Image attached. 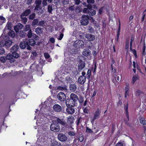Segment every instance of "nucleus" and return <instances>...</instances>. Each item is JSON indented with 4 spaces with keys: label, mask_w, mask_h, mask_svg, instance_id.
Returning <instances> with one entry per match:
<instances>
[{
    "label": "nucleus",
    "mask_w": 146,
    "mask_h": 146,
    "mask_svg": "<svg viewBox=\"0 0 146 146\" xmlns=\"http://www.w3.org/2000/svg\"><path fill=\"white\" fill-rule=\"evenodd\" d=\"M12 42L10 40H3L0 42V54H2L5 52V50L2 48L3 46H5V47L7 49L12 44Z\"/></svg>",
    "instance_id": "f257e3e1"
},
{
    "label": "nucleus",
    "mask_w": 146,
    "mask_h": 146,
    "mask_svg": "<svg viewBox=\"0 0 146 146\" xmlns=\"http://www.w3.org/2000/svg\"><path fill=\"white\" fill-rule=\"evenodd\" d=\"M78 100V96L74 93H71L70 94V99H67L66 101L67 105L70 104L73 105H75L77 104V102Z\"/></svg>",
    "instance_id": "f03ea898"
},
{
    "label": "nucleus",
    "mask_w": 146,
    "mask_h": 146,
    "mask_svg": "<svg viewBox=\"0 0 146 146\" xmlns=\"http://www.w3.org/2000/svg\"><path fill=\"white\" fill-rule=\"evenodd\" d=\"M87 8H85L83 9V12L84 13H87L90 15L92 16L96 14V11L92 9V6L91 5H87Z\"/></svg>",
    "instance_id": "7ed1b4c3"
},
{
    "label": "nucleus",
    "mask_w": 146,
    "mask_h": 146,
    "mask_svg": "<svg viewBox=\"0 0 146 146\" xmlns=\"http://www.w3.org/2000/svg\"><path fill=\"white\" fill-rule=\"evenodd\" d=\"M90 18L93 19L92 17H90L88 15H83L80 22L81 25H88L89 23V20Z\"/></svg>",
    "instance_id": "20e7f679"
},
{
    "label": "nucleus",
    "mask_w": 146,
    "mask_h": 146,
    "mask_svg": "<svg viewBox=\"0 0 146 146\" xmlns=\"http://www.w3.org/2000/svg\"><path fill=\"white\" fill-rule=\"evenodd\" d=\"M66 106H67V108L66 109V112L69 114H72L74 113L75 112V109L74 108V106L75 105H72L70 104L68 105H67L66 102H65Z\"/></svg>",
    "instance_id": "39448f33"
},
{
    "label": "nucleus",
    "mask_w": 146,
    "mask_h": 146,
    "mask_svg": "<svg viewBox=\"0 0 146 146\" xmlns=\"http://www.w3.org/2000/svg\"><path fill=\"white\" fill-rule=\"evenodd\" d=\"M19 46L22 49H25L27 47V49L29 50H31L32 48L29 45L27 40L23 41L20 44Z\"/></svg>",
    "instance_id": "423d86ee"
},
{
    "label": "nucleus",
    "mask_w": 146,
    "mask_h": 146,
    "mask_svg": "<svg viewBox=\"0 0 146 146\" xmlns=\"http://www.w3.org/2000/svg\"><path fill=\"white\" fill-rule=\"evenodd\" d=\"M50 129L52 131L57 132L60 130V127L59 124L54 122L51 125Z\"/></svg>",
    "instance_id": "0eeeda50"
},
{
    "label": "nucleus",
    "mask_w": 146,
    "mask_h": 146,
    "mask_svg": "<svg viewBox=\"0 0 146 146\" xmlns=\"http://www.w3.org/2000/svg\"><path fill=\"white\" fill-rule=\"evenodd\" d=\"M30 7H31V8H32V9H33V6H29L28 7V9L25 10L20 15V17H26L28 16L31 13V9H29V8Z\"/></svg>",
    "instance_id": "6e6552de"
},
{
    "label": "nucleus",
    "mask_w": 146,
    "mask_h": 146,
    "mask_svg": "<svg viewBox=\"0 0 146 146\" xmlns=\"http://www.w3.org/2000/svg\"><path fill=\"white\" fill-rule=\"evenodd\" d=\"M84 44V42L82 40H76L74 43V46L76 48H78L83 47Z\"/></svg>",
    "instance_id": "1a4fd4ad"
},
{
    "label": "nucleus",
    "mask_w": 146,
    "mask_h": 146,
    "mask_svg": "<svg viewBox=\"0 0 146 146\" xmlns=\"http://www.w3.org/2000/svg\"><path fill=\"white\" fill-rule=\"evenodd\" d=\"M58 139L60 141L62 142L66 141L67 139L66 136L64 134L60 133L58 135Z\"/></svg>",
    "instance_id": "9d476101"
},
{
    "label": "nucleus",
    "mask_w": 146,
    "mask_h": 146,
    "mask_svg": "<svg viewBox=\"0 0 146 146\" xmlns=\"http://www.w3.org/2000/svg\"><path fill=\"white\" fill-rule=\"evenodd\" d=\"M54 122H56V123L59 125L60 124L61 125L64 126H65L66 125V123L63 119H60L57 117H56Z\"/></svg>",
    "instance_id": "9b49d317"
},
{
    "label": "nucleus",
    "mask_w": 146,
    "mask_h": 146,
    "mask_svg": "<svg viewBox=\"0 0 146 146\" xmlns=\"http://www.w3.org/2000/svg\"><path fill=\"white\" fill-rule=\"evenodd\" d=\"M124 109L125 110V113L127 119H124V121L125 123L127 124L129 120V117L128 113V104L127 103L125 107L124 108Z\"/></svg>",
    "instance_id": "f8f14e48"
},
{
    "label": "nucleus",
    "mask_w": 146,
    "mask_h": 146,
    "mask_svg": "<svg viewBox=\"0 0 146 146\" xmlns=\"http://www.w3.org/2000/svg\"><path fill=\"white\" fill-rule=\"evenodd\" d=\"M101 112V109L99 108H97V109L96 110L94 113V115L93 117V121L98 119L100 117Z\"/></svg>",
    "instance_id": "ddd939ff"
},
{
    "label": "nucleus",
    "mask_w": 146,
    "mask_h": 146,
    "mask_svg": "<svg viewBox=\"0 0 146 146\" xmlns=\"http://www.w3.org/2000/svg\"><path fill=\"white\" fill-rule=\"evenodd\" d=\"M42 1L41 0H36L35 3L36 6L34 8V10L35 11H38L40 9V10L42 9V7H40Z\"/></svg>",
    "instance_id": "4468645a"
},
{
    "label": "nucleus",
    "mask_w": 146,
    "mask_h": 146,
    "mask_svg": "<svg viewBox=\"0 0 146 146\" xmlns=\"http://www.w3.org/2000/svg\"><path fill=\"white\" fill-rule=\"evenodd\" d=\"M58 99L61 101H63L66 99V96L63 92H60L57 95Z\"/></svg>",
    "instance_id": "2eb2a0df"
},
{
    "label": "nucleus",
    "mask_w": 146,
    "mask_h": 146,
    "mask_svg": "<svg viewBox=\"0 0 146 146\" xmlns=\"http://www.w3.org/2000/svg\"><path fill=\"white\" fill-rule=\"evenodd\" d=\"M23 24L20 23H19L14 27V30L16 33L18 32L20 30H21L23 28Z\"/></svg>",
    "instance_id": "dca6fc26"
},
{
    "label": "nucleus",
    "mask_w": 146,
    "mask_h": 146,
    "mask_svg": "<svg viewBox=\"0 0 146 146\" xmlns=\"http://www.w3.org/2000/svg\"><path fill=\"white\" fill-rule=\"evenodd\" d=\"M85 37L88 41H93L95 38L94 36L91 34H86Z\"/></svg>",
    "instance_id": "f3484780"
},
{
    "label": "nucleus",
    "mask_w": 146,
    "mask_h": 146,
    "mask_svg": "<svg viewBox=\"0 0 146 146\" xmlns=\"http://www.w3.org/2000/svg\"><path fill=\"white\" fill-rule=\"evenodd\" d=\"M74 117L72 115H70L68 117L67 122L68 125H72L74 123Z\"/></svg>",
    "instance_id": "a211bd4d"
},
{
    "label": "nucleus",
    "mask_w": 146,
    "mask_h": 146,
    "mask_svg": "<svg viewBox=\"0 0 146 146\" xmlns=\"http://www.w3.org/2000/svg\"><path fill=\"white\" fill-rule=\"evenodd\" d=\"M53 110L55 111L60 112L62 110L61 107L58 104H55L53 106Z\"/></svg>",
    "instance_id": "6ab92c4d"
},
{
    "label": "nucleus",
    "mask_w": 146,
    "mask_h": 146,
    "mask_svg": "<svg viewBox=\"0 0 146 146\" xmlns=\"http://www.w3.org/2000/svg\"><path fill=\"white\" fill-rule=\"evenodd\" d=\"M86 77L80 76L78 80V82L81 84H84L86 82Z\"/></svg>",
    "instance_id": "aec40b11"
},
{
    "label": "nucleus",
    "mask_w": 146,
    "mask_h": 146,
    "mask_svg": "<svg viewBox=\"0 0 146 146\" xmlns=\"http://www.w3.org/2000/svg\"><path fill=\"white\" fill-rule=\"evenodd\" d=\"M5 57L7 60L9 61L11 63L15 61L12 57L11 54L9 53Z\"/></svg>",
    "instance_id": "412c9836"
},
{
    "label": "nucleus",
    "mask_w": 146,
    "mask_h": 146,
    "mask_svg": "<svg viewBox=\"0 0 146 146\" xmlns=\"http://www.w3.org/2000/svg\"><path fill=\"white\" fill-rule=\"evenodd\" d=\"M119 25L118 28L117 30V37L116 38L117 40L118 41L119 39V36L120 35V31L121 29V23L119 19H118Z\"/></svg>",
    "instance_id": "4be33fe9"
},
{
    "label": "nucleus",
    "mask_w": 146,
    "mask_h": 146,
    "mask_svg": "<svg viewBox=\"0 0 146 146\" xmlns=\"http://www.w3.org/2000/svg\"><path fill=\"white\" fill-rule=\"evenodd\" d=\"M27 43L29 45L31 46H34L36 45V42L35 40L33 39H30L27 40Z\"/></svg>",
    "instance_id": "5701e85b"
},
{
    "label": "nucleus",
    "mask_w": 146,
    "mask_h": 146,
    "mask_svg": "<svg viewBox=\"0 0 146 146\" xmlns=\"http://www.w3.org/2000/svg\"><path fill=\"white\" fill-rule=\"evenodd\" d=\"M19 48V46L18 45L15 44L11 48V52H17Z\"/></svg>",
    "instance_id": "b1692460"
},
{
    "label": "nucleus",
    "mask_w": 146,
    "mask_h": 146,
    "mask_svg": "<svg viewBox=\"0 0 146 146\" xmlns=\"http://www.w3.org/2000/svg\"><path fill=\"white\" fill-rule=\"evenodd\" d=\"M83 54L85 56H89L90 54V50L87 48L84 49Z\"/></svg>",
    "instance_id": "393cba45"
},
{
    "label": "nucleus",
    "mask_w": 146,
    "mask_h": 146,
    "mask_svg": "<svg viewBox=\"0 0 146 146\" xmlns=\"http://www.w3.org/2000/svg\"><path fill=\"white\" fill-rule=\"evenodd\" d=\"M70 90L72 92L75 91L77 89V86L75 84H71L69 87Z\"/></svg>",
    "instance_id": "a878e982"
},
{
    "label": "nucleus",
    "mask_w": 146,
    "mask_h": 146,
    "mask_svg": "<svg viewBox=\"0 0 146 146\" xmlns=\"http://www.w3.org/2000/svg\"><path fill=\"white\" fill-rule=\"evenodd\" d=\"M93 68H92L91 69V70L90 69H88L87 71V74H86V77L87 78L89 79L88 81V83H89L90 81V80L89 79H90V76H91V70H93Z\"/></svg>",
    "instance_id": "bb28decb"
},
{
    "label": "nucleus",
    "mask_w": 146,
    "mask_h": 146,
    "mask_svg": "<svg viewBox=\"0 0 146 146\" xmlns=\"http://www.w3.org/2000/svg\"><path fill=\"white\" fill-rule=\"evenodd\" d=\"M35 31L38 35H40L43 32L42 29L40 27H37L35 29Z\"/></svg>",
    "instance_id": "cd10ccee"
},
{
    "label": "nucleus",
    "mask_w": 146,
    "mask_h": 146,
    "mask_svg": "<svg viewBox=\"0 0 146 146\" xmlns=\"http://www.w3.org/2000/svg\"><path fill=\"white\" fill-rule=\"evenodd\" d=\"M140 123L143 125H146V120L143 117H140L139 119Z\"/></svg>",
    "instance_id": "c85d7f7f"
},
{
    "label": "nucleus",
    "mask_w": 146,
    "mask_h": 146,
    "mask_svg": "<svg viewBox=\"0 0 146 146\" xmlns=\"http://www.w3.org/2000/svg\"><path fill=\"white\" fill-rule=\"evenodd\" d=\"M60 145V143H58L56 141L53 140L51 141V146H59Z\"/></svg>",
    "instance_id": "c756f323"
},
{
    "label": "nucleus",
    "mask_w": 146,
    "mask_h": 146,
    "mask_svg": "<svg viewBox=\"0 0 146 146\" xmlns=\"http://www.w3.org/2000/svg\"><path fill=\"white\" fill-rule=\"evenodd\" d=\"M129 40L128 39L126 40L125 42V49L126 50H129Z\"/></svg>",
    "instance_id": "7c9ffc66"
},
{
    "label": "nucleus",
    "mask_w": 146,
    "mask_h": 146,
    "mask_svg": "<svg viewBox=\"0 0 146 146\" xmlns=\"http://www.w3.org/2000/svg\"><path fill=\"white\" fill-rule=\"evenodd\" d=\"M49 5L47 7V12L49 13H52L53 10L52 5Z\"/></svg>",
    "instance_id": "2f4dec72"
},
{
    "label": "nucleus",
    "mask_w": 146,
    "mask_h": 146,
    "mask_svg": "<svg viewBox=\"0 0 146 146\" xmlns=\"http://www.w3.org/2000/svg\"><path fill=\"white\" fill-rule=\"evenodd\" d=\"M146 48L145 44L144 42L142 48V54L143 56H145L146 54Z\"/></svg>",
    "instance_id": "473e14b6"
},
{
    "label": "nucleus",
    "mask_w": 146,
    "mask_h": 146,
    "mask_svg": "<svg viewBox=\"0 0 146 146\" xmlns=\"http://www.w3.org/2000/svg\"><path fill=\"white\" fill-rule=\"evenodd\" d=\"M36 16V14L34 13H33L32 14H30L28 17L29 19L33 20L34 19Z\"/></svg>",
    "instance_id": "72a5a7b5"
},
{
    "label": "nucleus",
    "mask_w": 146,
    "mask_h": 146,
    "mask_svg": "<svg viewBox=\"0 0 146 146\" xmlns=\"http://www.w3.org/2000/svg\"><path fill=\"white\" fill-rule=\"evenodd\" d=\"M26 34L24 31H20L19 33V36L22 38H24L26 35Z\"/></svg>",
    "instance_id": "f704fd0d"
},
{
    "label": "nucleus",
    "mask_w": 146,
    "mask_h": 146,
    "mask_svg": "<svg viewBox=\"0 0 146 146\" xmlns=\"http://www.w3.org/2000/svg\"><path fill=\"white\" fill-rule=\"evenodd\" d=\"M30 29H31L30 25H26L24 28V31L26 32L28 31H29Z\"/></svg>",
    "instance_id": "c9c22d12"
},
{
    "label": "nucleus",
    "mask_w": 146,
    "mask_h": 146,
    "mask_svg": "<svg viewBox=\"0 0 146 146\" xmlns=\"http://www.w3.org/2000/svg\"><path fill=\"white\" fill-rule=\"evenodd\" d=\"M11 54L12 57L14 58H18L19 57V55L17 52H12Z\"/></svg>",
    "instance_id": "e433bc0d"
},
{
    "label": "nucleus",
    "mask_w": 146,
    "mask_h": 146,
    "mask_svg": "<svg viewBox=\"0 0 146 146\" xmlns=\"http://www.w3.org/2000/svg\"><path fill=\"white\" fill-rule=\"evenodd\" d=\"M32 23V25L35 26L38 25V19H34Z\"/></svg>",
    "instance_id": "4c0bfd02"
},
{
    "label": "nucleus",
    "mask_w": 146,
    "mask_h": 146,
    "mask_svg": "<svg viewBox=\"0 0 146 146\" xmlns=\"http://www.w3.org/2000/svg\"><path fill=\"white\" fill-rule=\"evenodd\" d=\"M139 77L137 75H135L132 78V80L133 84L138 80L139 79Z\"/></svg>",
    "instance_id": "58836bf2"
},
{
    "label": "nucleus",
    "mask_w": 146,
    "mask_h": 146,
    "mask_svg": "<svg viewBox=\"0 0 146 146\" xmlns=\"http://www.w3.org/2000/svg\"><path fill=\"white\" fill-rule=\"evenodd\" d=\"M82 121V118L81 117L77 118L76 121V124L77 125H79L80 123Z\"/></svg>",
    "instance_id": "ea45409f"
},
{
    "label": "nucleus",
    "mask_w": 146,
    "mask_h": 146,
    "mask_svg": "<svg viewBox=\"0 0 146 146\" xmlns=\"http://www.w3.org/2000/svg\"><path fill=\"white\" fill-rule=\"evenodd\" d=\"M21 18L22 23L24 24H26L28 21L27 18L25 17Z\"/></svg>",
    "instance_id": "a19ab883"
},
{
    "label": "nucleus",
    "mask_w": 146,
    "mask_h": 146,
    "mask_svg": "<svg viewBox=\"0 0 146 146\" xmlns=\"http://www.w3.org/2000/svg\"><path fill=\"white\" fill-rule=\"evenodd\" d=\"M85 64H78V69L79 71H80L85 66Z\"/></svg>",
    "instance_id": "79ce46f5"
},
{
    "label": "nucleus",
    "mask_w": 146,
    "mask_h": 146,
    "mask_svg": "<svg viewBox=\"0 0 146 146\" xmlns=\"http://www.w3.org/2000/svg\"><path fill=\"white\" fill-rule=\"evenodd\" d=\"M28 37L29 38H31L33 36V34L32 33V31L31 29H30V30H29V31L27 35Z\"/></svg>",
    "instance_id": "37998d69"
},
{
    "label": "nucleus",
    "mask_w": 146,
    "mask_h": 146,
    "mask_svg": "<svg viewBox=\"0 0 146 146\" xmlns=\"http://www.w3.org/2000/svg\"><path fill=\"white\" fill-rule=\"evenodd\" d=\"M6 60V58L5 56H2L0 58V60L2 63L5 62Z\"/></svg>",
    "instance_id": "c03bdc74"
},
{
    "label": "nucleus",
    "mask_w": 146,
    "mask_h": 146,
    "mask_svg": "<svg viewBox=\"0 0 146 146\" xmlns=\"http://www.w3.org/2000/svg\"><path fill=\"white\" fill-rule=\"evenodd\" d=\"M80 104L82 103L84 101V98L82 96H80L79 97V98H78V100Z\"/></svg>",
    "instance_id": "a18cd8bd"
},
{
    "label": "nucleus",
    "mask_w": 146,
    "mask_h": 146,
    "mask_svg": "<svg viewBox=\"0 0 146 146\" xmlns=\"http://www.w3.org/2000/svg\"><path fill=\"white\" fill-rule=\"evenodd\" d=\"M115 129V124H113L112 125L111 133L113 134Z\"/></svg>",
    "instance_id": "49530a36"
},
{
    "label": "nucleus",
    "mask_w": 146,
    "mask_h": 146,
    "mask_svg": "<svg viewBox=\"0 0 146 146\" xmlns=\"http://www.w3.org/2000/svg\"><path fill=\"white\" fill-rule=\"evenodd\" d=\"M8 35L10 37H13L15 36L14 32L13 31H10L8 33Z\"/></svg>",
    "instance_id": "de8ad7c7"
},
{
    "label": "nucleus",
    "mask_w": 146,
    "mask_h": 146,
    "mask_svg": "<svg viewBox=\"0 0 146 146\" xmlns=\"http://www.w3.org/2000/svg\"><path fill=\"white\" fill-rule=\"evenodd\" d=\"M88 30L89 31V32L91 33H92L94 31V28L90 26L89 27Z\"/></svg>",
    "instance_id": "09e8293b"
},
{
    "label": "nucleus",
    "mask_w": 146,
    "mask_h": 146,
    "mask_svg": "<svg viewBox=\"0 0 146 146\" xmlns=\"http://www.w3.org/2000/svg\"><path fill=\"white\" fill-rule=\"evenodd\" d=\"M44 24V21H40L38 22V25L39 26L42 27Z\"/></svg>",
    "instance_id": "8fccbe9b"
},
{
    "label": "nucleus",
    "mask_w": 146,
    "mask_h": 146,
    "mask_svg": "<svg viewBox=\"0 0 146 146\" xmlns=\"http://www.w3.org/2000/svg\"><path fill=\"white\" fill-rule=\"evenodd\" d=\"M71 78L69 76H67L65 78V80L67 83L70 82V81H71Z\"/></svg>",
    "instance_id": "3c124183"
},
{
    "label": "nucleus",
    "mask_w": 146,
    "mask_h": 146,
    "mask_svg": "<svg viewBox=\"0 0 146 146\" xmlns=\"http://www.w3.org/2000/svg\"><path fill=\"white\" fill-rule=\"evenodd\" d=\"M87 2L88 4L91 5L94 4L95 2L94 0H87Z\"/></svg>",
    "instance_id": "603ef678"
},
{
    "label": "nucleus",
    "mask_w": 146,
    "mask_h": 146,
    "mask_svg": "<svg viewBox=\"0 0 146 146\" xmlns=\"http://www.w3.org/2000/svg\"><path fill=\"white\" fill-rule=\"evenodd\" d=\"M83 112L85 113L88 114L89 112V110L87 108H85L83 109Z\"/></svg>",
    "instance_id": "864d4df0"
},
{
    "label": "nucleus",
    "mask_w": 146,
    "mask_h": 146,
    "mask_svg": "<svg viewBox=\"0 0 146 146\" xmlns=\"http://www.w3.org/2000/svg\"><path fill=\"white\" fill-rule=\"evenodd\" d=\"M86 131L88 133H93V131L88 127H87L86 128Z\"/></svg>",
    "instance_id": "5fc2aeb1"
},
{
    "label": "nucleus",
    "mask_w": 146,
    "mask_h": 146,
    "mask_svg": "<svg viewBox=\"0 0 146 146\" xmlns=\"http://www.w3.org/2000/svg\"><path fill=\"white\" fill-rule=\"evenodd\" d=\"M146 10H145L143 13V16L142 18L141 21L143 22L145 18V12H146Z\"/></svg>",
    "instance_id": "6e6d98bb"
},
{
    "label": "nucleus",
    "mask_w": 146,
    "mask_h": 146,
    "mask_svg": "<svg viewBox=\"0 0 146 146\" xmlns=\"http://www.w3.org/2000/svg\"><path fill=\"white\" fill-rule=\"evenodd\" d=\"M84 140V137L82 136V135H80L79 137L78 138V140L80 142H82Z\"/></svg>",
    "instance_id": "4d7b16f0"
},
{
    "label": "nucleus",
    "mask_w": 146,
    "mask_h": 146,
    "mask_svg": "<svg viewBox=\"0 0 146 146\" xmlns=\"http://www.w3.org/2000/svg\"><path fill=\"white\" fill-rule=\"evenodd\" d=\"M44 56L46 58H48L50 57V56L48 53H44Z\"/></svg>",
    "instance_id": "13d9d810"
},
{
    "label": "nucleus",
    "mask_w": 146,
    "mask_h": 146,
    "mask_svg": "<svg viewBox=\"0 0 146 146\" xmlns=\"http://www.w3.org/2000/svg\"><path fill=\"white\" fill-rule=\"evenodd\" d=\"M47 0H43L42 1V4L43 5V6H45L47 5Z\"/></svg>",
    "instance_id": "bf43d9fd"
},
{
    "label": "nucleus",
    "mask_w": 146,
    "mask_h": 146,
    "mask_svg": "<svg viewBox=\"0 0 146 146\" xmlns=\"http://www.w3.org/2000/svg\"><path fill=\"white\" fill-rule=\"evenodd\" d=\"M68 134L70 136H74L75 133L74 132L72 131H70L68 132Z\"/></svg>",
    "instance_id": "052dcab7"
},
{
    "label": "nucleus",
    "mask_w": 146,
    "mask_h": 146,
    "mask_svg": "<svg viewBox=\"0 0 146 146\" xmlns=\"http://www.w3.org/2000/svg\"><path fill=\"white\" fill-rule=\"evenodd\" d=\"M33 0H27L26 4L28 5H30L32 3H33Z\"/></svg>",
    "instance_id": "680f3d73"
},
{
    "label": "nucleus",
    "mask_w": 146,
    "mask_h": 146,
    "mask_svg": "<svg viewBox=\"0 0 146 146\" xmlns=\"http://www.w3.org/2000/svg\"><path fill=\"white\" fill-rule=\"evenodd\" d=\"M7 27L8 30H10L11 29V23H7Z\"/></svg>",
    "instance_id": "e2e57ef3"
},
{
    "label": "nucleus",
    "mask_w": 146,
    "mask_h": 146,
    "mask_svg": "<svg viewBox=\"0 0 146 146\" xmlns=\"http://www.w3.org/2000/svg\"><path fill=\"white\" fill-rule=\"evenodd\" d=\"M103 9H104V8L103 7H102L100 9H99L98 13L100 14V15L102 14V12L103 11Z\"/></svg>",
    "instance_id": "0e129e2a"
},
{
    "label": "nucleus",
    "mask_w": 146,
    "mask_h": 146,
    "mask_svg": "<svg viewBox=\"0 0 146 146\" xmlns=\"http://www.w3.org/2000/svg\"><path fill=\"white\" fill-rule=\"evenodd\" d=\"M126 86L125 88V91H129V84L128 83L126 84Z\"/></svg>",
    "instance_id": "69168bd1"
},
{
    "label": "nucleus",
    "mask_w": 146,
    "mask_h": 146,
    "mask_svg": "<svg viewBox=\"0 0 146 146\" xmlns=\"http://www.w3.org/2000/svg\"><path fill=\"white\" fill-rule=\"evenodd\" d=\"M50 42L52 43H53L55 42V39L54 38L51 37L49 39Z\"/></svg>",
    "instance_id": "338daca9"
},
{
    "label": "nucleus",
    "mask_w": 146,
    "mask_h": 146,
    "mask_svg": "<svg viewBox=\"0 0 146 146\" xmlns=\"http://www.w3.org/2000/svg\"><path fill=\"white\" fill-rule=\"evenodd\" d=\"M115 146H123V144L121 142H119L117 143Z\"/></svg>",
    "instance_id": "774afa93"
}]
</instances>
